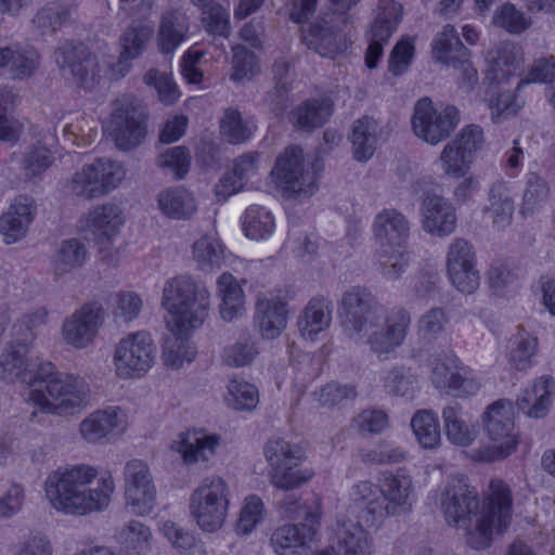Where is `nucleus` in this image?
Wrapping results in <instances>:
<instances>
[{"label":"nucleus","instance_id":"nucleus-29","mask_svg":"<svg viewBox=\"0 0 555 555\" xmlns=\"http://www.w3.org/2000/svg\"><path fill=\"white\" fill-rule=\"evenodd\" d=\"M34 199L20 196L0 217V233L7 244H13L24 237L34 219Z\"/></svg>","mask_w":555,"mask_h":555},{"label":"nucleus","instance_id":"nucleus-7","mask_svg":"<svg viewBox=\"0 0 555 555\" xmlns=\"http://www.w3.org/2000/svg\"><path fill=\"white\" fill-rule=\"evenodd\" d=\"M230 489L219 476L205 477L190 495V513L206 532L219 530L228 516Z\"/></svg>","mask_w":555,"mask_h":555},{"label":"nucleus","instance_id":"nucleus-23","mask_svg":"<svg viewBox=\"0 0 555 555\" xmlns=\"http://www.w3.org/2000/svg\"><path fill=\"white\" fill-rule=\"evenodd\" d=\"M305 522L284 525L274 530L270 542L279 555H294L295 548L306 546L311 542L318 531L319 516L307 513Z\"/></svg>","mask_w":555,"mask_h":555},{"label":"nucleus","instance_id":"nucleus-30","mask_svg":"<svg viewBox=\"0 0 555 555\" xmlns=\"http://www.w3.org/2000/svg\"><path fill=\"white\" fill-rule=\"evenodd\" d=\"M125 426V415L120 408L108 406L96 410L80 423V434L90 443H99L115 430Z\"/></svg>","mask_w":555,"mask_h":555},{"label":"nucleus","instance_id":"nucleus-45","mask_svg":"<svg viewBox=\"0 0 555 555\" xmlns=\"http://www.w3.org/2000/svg\"><path fill=\"white\" fill-rule=\"evenodd\" d=\"M116 539L129 555H145L151 550L152 532L139 520H130L118 529Z\"/></svg>","mask_w":555,"mask_h":555},{"label":"nucleus","instance_id":"nucleus-38","mask_svg":"<svg viewBox=\"0 0 555 555\" xmlns=\"http://www.w3.org/2000/svg\"><path fill=\"white\" fill-rule=\"evenodd\" d=\"M89 250L79 238L64 240L57 246L52 258V270L56 276H63L85 266Z\"/></svg>","mask_w":555,"mask_h":555},{"label":"nucleus","instance_id":"nucleus-6","mask_svg":"<svg viewBox=\"0 0 555 555\" xmlns=\"http://www.w3.org/2000/svg\"><path fill=\"white\" fill-rule=\"evenodd\" d=\"M270 466V482L278 489L291 491L307 482L312 474L300 468L305 452L300 446L282 437H272L263 446Z\"/></svg>","mask_w":555,"mask_h":555},{"label":"nucleus","instance_id":"nucleus-39","mask_svg":"<svg viewBox=\"0 0 555 555\" xmlns=\"http://www.w3.org/2000/svg\"><path fill=\"white\" fill-rule=\"evenodd\" d=\"M442 420L448 439L457 446H469L477 437V430L465 418L463 408L454 402L442 410Z\"/></svg>","mask_w":555,"mask_h":555},{"label":"nucleus","instance_id":"nucleus-43","mask_svg":"<svg viewBox=\"0 0 555 555\" xmlns=\"http://www.w3.org/2000/svg\"><path fill=\"white\" fill-rule=\"evenodd\" d=\"M153 36V28L143 24L129 25L120 37L119 65L128 69L130 62L142 54Z\"/></svg>","mask_w":555,"mask_h":555},{"label":"nucleus","instance_id":"nucleus-58","mask_svg":"<svg viewBox=\"0 0 555 555\" xmlns=\"http://www.w3.org/2000/svg\"><path fill=\"white\" fill-rule=\"evenodd\" d=\"M220 128L222 135L232 144L246 141L254 132V126L244 121L241 113L235 109L225 111Z\"/></svg>","mask_w":555,"mask_h":555},{"label":"nucleus","instance_id":"nucleus-5","mask_svg":"<svg viewBox=\"0 0 555 555\" xmlns=\"http://www.w3.org/2000/svg\"><path fill=\"white\" fill-rule=\"evenodd\" d=\"M90 389L87 382L76 375L63 373L49 382V386L29 391L28 400L39 411L67 415L86 406L89 402Z\"/></svg>","mask_w":555,"mask_h":555},{"label":"nucleus","instance_id":"nucleus-4","mask_svg":"<svg viewBox=\"0 0 555 555\" xmlns=\"http://www.w3.org/2000/svg\"><path fill=\"white\" fill-rule=\"evenodd\" d=\"M482 423L491 443L478 448L475 457L490 463L509 456L518 444L512 401L500 399L490 404L482 415Z\"/></svg>","mask_w":555,"mask_h":555},{"label":"nucleus","instance_id":"nucleus-50","mask_svg":"<svg viewBox=\"0 0 555 555\" xmlns=\"http://www.w3.org/2000/svg\"><path fill=\"white\" fill-rule=\"evenodd\" d=\"M548 195L550 188L546 180L535 172H529L526 177L520 214L524 216L534 214L547 202Z\"/></svg>","mask_w":555,"mask_h":555},{"label":"nucleus","instance_id":"nucleus-56","mask_svg":"<svg viewBox=\"0 0 555 555\" xmlns=\"http://www.w3.org/2000/svg\"><path fill=\"white\" fill-rule=\"evenodd\" d=\"M52 152L46 144L37 142L31 144L23 155L22 170L26 178H36L41 176L53 163Z\"/></svg>","mask_w":555,"mask_h":555},{"label":"nucleus","instance_id":"nucleus-53","mask_svg":"<svg viewBox=\"0 0 555 555\" xmlns=\"http://www.w3.org/2000/svg\"><path fill=\"white\" fill-rule=\"evenodd\" d=\"M232 74L233 81L251 80L260 73L258 56L246 47L237 44L232 48Z\"/></svg>","mask_w":555,"mask_h":555},{"label":"nucleus","instance_id":"nucleus-62","mask_svg":"<svg viewBox=\"0 0 555 555\" xmlns=\"http://www.w3.org/2000/svg\"><path fill=\"white\" fill-rule=\"evenodd\" d=\"M449 319L441 308H433L424 313L417 322V335L425 343H431L441 335Z\"/></svg>","mask_w":555,"mask_h":555},{"label":"nucleus","instance_id":"nucleus-63","mask_svg":"<svg viewBox=\"0 0 555 555\" xmlns=\"http://www.w3.org/2000/svg\"><path fill=\"white\" fill-rule=\"evenodd\" d=\"M228 392V404L235 410H251L259 400L256 387L246 382L231 380Z\"/></svg>","mask_w":555,"mask_h":555},{"label":"nucleus","instance_id":"nucleus-32","mask_svg":"<svg viewBox=\"0 0 555 555\" xmlns=\"http://www.w3.org/2000/svg\"><path fill=\"white\" fill-rule=\"evenodd\" d=\"M333 302L328 297H312L298 318V327L305 338L313 340L332 322Z\"/></svg>","mask_w":555,"mask_h":555},{"label":"nucleus","instance_id":"nucleus-27","mask_svg":"<svg viewBox=\"0 0 555 555\" xmlns=\"http://www.w3.org/2000/svg\"><path fill=\"white\" fill-rule=\"evenodd\" d=\"M307 47L321 56L334 59L347 49L346 37L338 26L326 21L311 24L304 34Z\"/></svg>","mask_w":555,"mask_h":555},{"label":"nucleus","instance_id":"nucleus-17","mask_svg":"<svg viewBox=\"0 0 555 555\" xmlns=\"http://www.w3.org/2000/svg\"><path fill=\"white\" fill-rule=\"evenodd\" d=\"M434 57L461 72L463 82L472 87L478 80L477 70L469 61V50L464 47L452 25H446L433 41Z\"/></svg>","mask_w":555,"mask_h":555},{"label":"nucleus","instance_id":"nucleus-54","mask_svg":"<svg viewBox=\"0 0 555 555\" xmlns=\"http://www.w3.org/2000/svg\"><path fill=\"white\" fill-rule=\"evenodd\" d=\"M492 23L508 34L519 35L531 26V18L514 4L506 2L495 10Z\"/></svg>","mask_w":555,"mask_h":555},{"label":"nucleus","instance_id":"nucleus-14","mask_svg":"<svg viewBox=\"0 0 555 555\" xmlns=\"http://www.w3.org/2000/svg\"><path fill=\"white\" fill-rule=\"evenodd\" d=\"M459 122V111L447 106L442 111L435 108L429 98L420 99L411 118L412 130L425 142L436 145L446 140Z\"/></svg>","mask_w":555,"mask_h":555},{"label":"nucleus","instance_id":"nucleus-35","mask_svg":"<svg viewBox=\"0 0 555 555\" xmlns=\"http://www.w3.org/2000/svg\"><path fill=\"white\" fill-rule=\"evenodd\" d=\"M189 31V20L181 10H168L162 15L157 41L159 51L172 53L185 39Z\"/></svg>","mask_w":555,"mask_h":555},{"label":"nucleus","instance_id":"nucleus-31","mask_svg":"<svg viewBox=\"0 0 555 555\" xmlns=\"http://www.w3.org/2000/svg\"><path fill=\"white\" fill-rule=\"evenodd\" d=\"M380 490L385 500L386 516H397L411 509L412 479L404 473L385 476Z\"/></svg>","mask_w":555,"mask_h":555},{"label":"nucleus","instance_id":"nucleus-61","mask_svg":"<svg viewBox=\"0 0 555 555\" xmlns=\"http://www.w3.org/2000/svg\"><path fill=\"white\" fill-rule=\"evenodd\" d=\"M314 396L322 406L333 408L356 399L358 390L353 384L331 382L315 391Z\"/></svg>","mask_w":555,"mask_h":555},{"label":"nucleus","instance_id":"nucleus-41","mask_svg":"<svg viewBox=\"0 0 555 555\" xmlns=\"http://www.w3.org/2000/svg\"><path fill=\"white\" fill-rule=\"evenodd\" d=\"M378 134V124L375 119L364 116L356 120L352 125L351 134L349 137L353 156L359 162L370 159L376 149Z\"/></svg>","mask_w":555,"mask_h":555},{"label":"nucleus","instance_id":"nucleus-33","mask_svg":"<svg viewBox=\"0 0 555 555\" xmlns=\"http://www.w3.org/2000/svg\"><path fill=\"white\" fill-rule=\"evenodd\" d=\"M29 345L17 339L7 345L0 357V377L7 383L29 382L30 361L27 359Z\"/></svg>","mask_w":555,"mask_h":555},{"label":"nucleus","instance_id":"nucleus-18","mask_svg":"<svg viewBox=\"0 0 555 555\" xmlns=\"http://www.w3.org/2000/svg\"><path fill=\"white\" fill-rule=\"evenodd\" d=\"M483 131L477 125L465 127L461 133L448 143L441 160L447 173L464 177L473 162L475 153L482 147Z\"/></svg>","mask_w":555,"mask_h":555},{"label":"nucleus","instance_id":"nucleus-19","mask_svg":"<svg viewBox=\"0 0 555 555\" xmlns=\"http://www.w3.org/2000/svg\"><path fill=\"white\" fill-rule=\"evenodd\" d=\"M105 311L98 302L83 305L66 318L62 325L64 340L78 349L90 345L104 322Z\"/></svg>","mask_w":555,"mask_h":555},{"label":"nucleus","instance_id":"nucleus-36","mask_svg":"<svg viewBox=\"0 0 555 555\" xmlns=\"http://www.w3.org/2000/svg\"><path fill=\"white\" fill-rule=\"evenodd\" d=\"M40 55L33 47L15 44L3 48V67L13 79L24 80L37 72Z\"/></svg>","mask_w":555,"mask_h":555},{"label":"nucleus","instance_id":"nucleus-34","mask_svg":"<svg viewBox=\"0 0 555 555\" xmlns=\"http://www.w3.org/2000/svg\"><path fill=\"white\" fill-rule=\"evenodd\" d=\"M259 160L258 152H248L236 157L232 170L216 185V194L225 198L241 191L245 182L257 173Z\"/></svg>","mask_w":555,"mask_h":555},{"label":"nucleus","instance_id":"nucleus-55","mask_svg":"<svg viewBox=\"0 0 555 555\" xmlns=\"http://www.w3.org/2000/svg\"><path fill=\"white\" fill-rule=\"evenodd\" d=\"M274 225L271 212L263 207L251 206L245 212L243 228L247 237L264 238L272 233Z\"/></svg>","mask_w":555,"mask_h":555},{"label":"nucleus","instance_id":"nucleus-9","mask_svg":"<svg viewBox=\"0 0 555 555\" xmlns=\"http://www.w3.org/2000/svg\"><path fill=\"white\" fill-rule=\"evenodd\" d=\"M125 169L118 162L99 158L82 166L67 182L70 194L83 199H93L107 195L125 178Z\"/></svg>","mask_w":555,"mask_h":555},{"label":"nucleus","instance_id":"nucleus-44","mask_svg":"<svg viewBox=\"0 0 555 555\" xmlns=\"http://www.w3.org/2000/svg\"><path fill=\"white\" fill-rule=\"evenodd\" d=\"M122 224L121 210L115 204H103L89 212L87 225L99 238L111 240Z\"/></svg>","mask_w":555,"mask_h":555},{"label":"nucleus","instance_id":"nucleus-24","mask_svg":"<svg viewBox=\"0 0 555 555\" xmlns=\"http://www.w3.org/2000/svg\"><path fill=\"white\" fill-rule=\"evenodd\" d=\"M373 232L379 247H402L410 236V222L397 209H384L375 217Z\"/></svg>","mask_w":555,"mask_h":555},{"label":"nucleus","instance_id":"nucleus-1","mask_svg":"<svg viewBox=\"0 0 555 555\" xmlns=\"http://www.w3.org/2000/svg\"><path fill=\"white\" fill-rule=\"evenodd\" d=\"M441 509L448 524L468 530L473 519L475 531H469L468 543L476 550L490 545L494 530L505 529L512 518L511 488L501 479H492L489 493L479 512L477 491L464 478H451L440 498Z\"/></svg>","mask_w":555,"mask_h":555},{"label":"nucleus","instance_id":"nucleus-16","mask_svg":"<svg viewBox=\"0 0 555 555\" xmlns=\"http://www.w3.org/2000/svg\"><path fill=\"white\" fill-rule=\"evenodd\" d=\"M447 269L460 292L472 294L478 288L480 276L476 269V253L467 240L456 237L452 241L447 253Z\"/></svg>","mask_w":555,"mask_h":555},{"label":"nucleus","instance_id":"nucleus-59","mask_svg":"<svg viewBox=\"0 0 555 555\" xmlns=\"http://www.w3.org/2000/svg\"><path fill=\"white\" fill-rule=\"evenodd\" d=\"M376 255L382 269V274L387 280L393 281L399 279L405 271L409 263V257L403 250H401V247H379Z\"/></svg>","mask_w":555,"mask_h":555},{"label":"nucleus","instance_id":"nucleus-52","mask_svg":"<svg viewBox=\"0 0 555 555\" xmlns=\"http://www.w3.org/2000/svg\"><path fill=\"white\" fill-rule=\"evenodd\" d=\"M382 380L385 391L392 396L410 397L417 386V378L412 370L403 365L386 371Z\"/></svg>","mask_w":555,"mask_h":555},{"label":"nucleus","instance_id":"nucleus-22","mask_svg":"<svg viewBox=\"0 0 555 555\" xmlns=\"http://www.w3.org/2000/svg\"><path fill=\"white\" fill-rule=\"evenodd\" d=\"M422 227L425 232L439 237L450 235L456 228L452 204L440 195L426 193L421 204Z\"/></svg>","mask_w":555,"mask_h":555},{"label":"nucleus","instance_id":"nucleus-21","mask_svg":"<svg viewBox=\"0 0 555 555\" xmlns=\"http://www.w3.org/2000/svg\"><path fill=\"white\" fill-rule=\"evenodd\" d=\"M327 547L333 555H370L372 541L360 522L337 517L331 529Z\"/></svg>","mask_w":555,"mask_h":555},{"label":"nucleus","instance_id":"nucleus-57","mask_svg":"<svg viewBox=\"0 0 555 555\" xmlns=\"http://www.w3.org/2000/svg\"><path fill=\"white\" fill-rule=\"evenodd\" d=\"M193 255L198 267L208 271L215 267L219 268L224 260V249L215 238L204 236L193 245Z\"/></svg>","mask_w":555,"mask_h":555},{"label":"nucleus","instance_id":"nucleus-51","mask_svg":"<svg viewBox=\"0 0 555 555\" xmlns=\"http://www.w3.org/2000/svg\"><path fill=\"white\" fill-rule=\"evenodd\" d=\"M538 349V339L526 331H519L509 344L508 360L518 371L531 366L532 358Z\"/></svg>","mask_w":555,"mask_h":555},{"label":"nucleus","instance_id":"nucleus-3","mask_svg":"<svg viewBox=\"0 0 555 555\" xmlns=\"http://www.w3.org/2000/svg\"><path fill=\"white\" fill-rule=\"evenodd\" d=\"M209 292L186 275L168 280L163 288L164 308L170 314L167 326L185 333L203 325L209 314Z\"/></svg>","mask_w":555,"mask_h":555},{"label":"nucleus","instance_id":"nucleus-46","mask_svg":"<svg viewBox=\"0 0 555 555\" xmlns=\"http://www.w3.org/2000/svg\"><path fill=\"white\" fill-rule=\"evenodd\" d=\"M158 205L166 216L175 219L189 218L197 208L193 194L182 188H172L160 192Z\"/></svg>","mask_w":555,"mask_h":555},{"label":"nucleus","instance_id":"nucleus-37","mask_svg":"<svg viewBox=\"0 0 555 555\" xmlns=\"http://www.w3.org/2000/svg\"><path fill=\"white\" fill-rule=\"evenodd\" d=\"M175 443L183 462L191 465L198 461L207 462L219 446V437L201 431H189L182 435L181 439Z\"/></svg>","mask_w":555,"mask_h":555},{"label":"nucleus","instance_id":"nucleus-60","mask_svg":"<svg viewBox=\"0 0 555 555\" xmlns=\"http://www.w3.org/2000/svg\"><path fill=\"white\" fill-rule=\"evenodd\" d=\"M399 24L396 4L384 8L375 17L371 30L367 34L369 41L385 44Z\"/></svg>","mask_w":555,"mask_h":555},{"label":"nucleus","instance_id":"nucleus-11","mask_svg":"<svg viewBox=\"0 0 555 555\" xmlns=\"http://www.w3.org/2000/svg\"><path fill=\"white\" fill-rule=\"evenodd\" d=\"M146 109L141 101L122 98L115 102V108L106 127L116 146L130 151L140 145L146 135Z\"/></svg>","mask_w":555,"mask_h":555},{"label":"nucleus","instance_id":"nucleus-47","mask_svg":"<svg viewBox=\"0 0 555 555\" xmlns=\"http://www.w3.org/2000/svg\"><path fill=\"white\" fill-rule=\"evenodd\" d=\"M72 8L63 2H49L39 9L31 20L41 35L54 34L70 22Z\"/></svg>","mask_w":555,"mask_h":555},{"label":"nucleus","instance_id":"nucleus-10","mask_svg":"<svg viewBox=\"0 0 555 555\" xmlns=\"http://www.w3.org/2000/svg\"><path fill=\"white\" fill-rule=\"evenodd\" d=\"M411 314L402 307H395L367 328L357 344H366L380 360H387L404 344L411 325Z\"/></svg>","mask_w":555,"mask_h":555},{"label":"nucleus","instance_id":"nucleus-8","mask_svg":"<svg viewBox=\"0 0 555 555\" xmlns=\"http://www.w3.org/2000/svg\"><path fill=\"white\" fill-rule=\"evenodd\" d=\"M384 311L383 305L363 286H350L338 301L343 331L353 341H359L367 328L383 318Z\"/></svg>","mask_w":555,"mask_h":555},{"label":"nucleus","instance_id":"nucleus-2","mask_svg":"<svg viewBox=\"0 0 555 555\" xmlns=\"http://www.w3.org/2000/svg\"><path fill=\"white\" fill-rule=\"evenodd\" d=\"M95 477L96 470L87 465L53 472L44 482L46 498L52 507L65 514L86 515L102 511L108 506L115 485L108 475L98 481L96 488H88Z\"/></svg>","mask_w":555,"mask_h":555},{"label":"nucleus","instance_id":"nucleus-20","mask_svg":"<svg viewBox=\"0 0 555 555\" xmlns=\"http://www.w3.org/2000/svg\"><path fill=\"white\" fill-rule=\"evenodd\" d=\"M55 61L63 74L75 77L81 87L93 86L99 74L98 64L83 44L65 41L56 50Z\"/></svg>","mask_w":555,"mask_h":555},{"label":"nucleus","instance_id":"nucleus-26","mask_svg":"<svg viewBox=\"0 0 555 555\" xmlns=\"http://www.w3.org/2000/svg\"><path fill=\"white\" fill-rule=\"evenodd\" d=\"M254 321L262 337L272 339L280 336L287 324L286 304L279 297L259 295Z\"/></svg>","mask_w":555,"mask_h":555},{"label":"nucleus","instance_id":"nucleus-25","mask_svg":"<svg viewBox=\"0 0 555 555\" xmlns=\"http://www.w3.org/2000/svg\"><path fill=\"white\" fill-rule=\"evenodd\" d=\"M352 504L350 513L353 514L359 521H363L367 526L374 525L376 520L386 516L385 500L380 487L370 481H361L356 485L351 492Z\"/></svg>","mask_w":555,"mask_h":555},{"label":"nucleus","instance_id":"nucleus-28","mask_svg":"<svg viewBox=\"0 0 555 555\" xmlns=\"http://www.w3.org/2000/svg\"><path fill=\"white\" fill-rule=\"evenodd\" d=\"M554 390V378L548 375L541 376L524 389L518 396L516 404L528 417L543 418L548 413Z\"/></svg>","mask_w":555,"mask_h":555},{"label":"nucleus","instance_id":"nucleus-13","mask_svg":"<svg viewBox=\"0 0 555 555\" xmlns=\"http://www.w3.org/2000/svg\"><path fill=\"white\" fill-rule=\"evenodd\" d=\"M155 358L156 347L149 333L128 334L114 351L116 374L121 378L141 377L153 366Z\"/></svg>","mask_w":555,"mask_h":555},{"label":"nucleus","instance_id":"nucleus-49","mask_svg":"<svg viewBox=\"0 0 555 555\" xmlns=\"http://www.w3.org/2000/svg\"><path fill=\"white\" fill-rule=\"evenodd\" d=\"M412 430L424 449H435L441 440L438 418L430 410L417 411L411 420Z\"/></svg>","mask_w":555,"mask_h":555},{"label":"nucleus","instance_id":"nucleus-40","mask_svg":"<svg viewBox=\"0 0 555 555\" xmlns=\"http://www.w3.org/2000/svg\"><path fill=\"white\" fill-rule=\"evenodd\" d=\"M218 294L221 298L220 314L224 321H233L245 310L244 293L236 279L223 273L217 281Z\"/></svg>","mask_w":555,"mask_h":555},{"label":"nucleus","instance_id":"nucleus-15","mask_svg":"<svg viewBox=\"0 0 555 555\" xmlns=\"http://www.w3.org/2000/svg\"><path fill=\"white\" fill-rule=\"evenodd\" d=\"M125 498L139 516L149 515L156 504V486L146 462L130 460L124 467Z\"/></svg>","mask_w":555,"mask_h":555},{"label":"nucleus","instance_id":"nucleus-64","mask_svg":"<svg viewBox=\"0 0 555 555\" xmlns=\"http://www.w3.org/2000/svg\"><path fill=\"white\" fill-rule=\"evenodd\" d=\"M519 64L517 47L506 43L496 51V56L491 64L493 79L502 81L514 75Z\"/></svg>","mask_w":555,"mask_h":555},{"label":"nucleus","instance_id":"nucleus-42","mask_svg":"<svg viewBox=\"0 0 555 555\" xmlns=\"http://www.w3.org/2000/svg\"><path fill=\"white\" fill-rule=\"evenodd\" d=\"M332 114L333 102L330 98L307 100L293 112L295 125L308 131L323 126Z\"/></svg>","mask_w":555,"mask_h":555},{"label":"nucleus","instance_id":"nucleus-48","mask_svg":"<svg viewBox=\"0 0 555 555\" xmlns=\"http://www.w3.org/2000/svg\"><path fill=\"white\" fill-rule=\"evenodd\" d=\"M168 328L172 336L167 337L164 341L163 359L167 366L179 369L184 362H191L195 358L196 352L194 347L183 338L190 331L177 333L173 331V324L168 326Z\"/></svg>","mask_w":555,"mask_h":555},{"label":"nucleus","instance_id":"nucleus-12","mask_svg":"<svg viewBox=\"0 0 555 555\" xmlns=\"http://www.w3.org/2000/svg\"><path fill=\"white\" fill-rule=\"evenodd\" d=\"M271 173L288 197H310L318 188L314 166L306 168L302 151L298 146L287 147L276 158Z\"/></svg>","mask_w":555,"mask_h":555}]
</instances>
